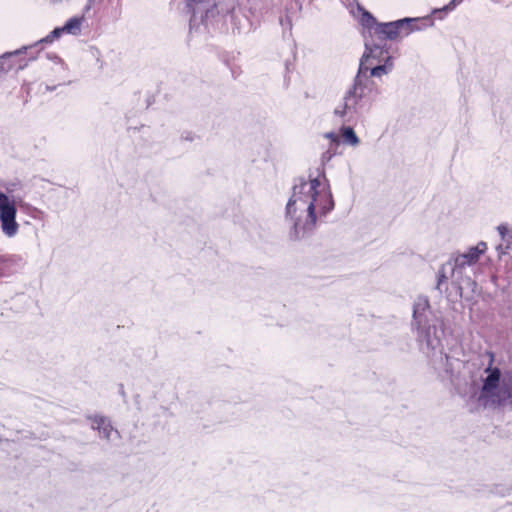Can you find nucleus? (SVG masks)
I'll list each match as a JSON object with an SVG mask.
<instances>
[{
    "label": "nucleus",
    "mask_w": 512,
    "mask_h": 512,
    "mask_svg": "<svg viewBox=\"0 0 512 512\" xmlns=\"http://www.w3.org/2000/svg\"><path fill=\"white\" fill-rule=\"evenodd\" d=\"M446 266H447V263L442 265L438 271V279H437L436 289H438L439 291H441V285L444 282H446V280H447V276H446V272H445Z\"/></svg>",
    "instance_id": "nucleus-21"
},
{
    "label": "nucleus",
    "mask_w": 512,
    "mask_h": 512,
    "mask_svg": "<svg viewBox=\"0 0 512 512\" xmlns=\"http://www.w3.org/2000/svg\"><path fill=\"white\" fill-rule=\"evenodd\" d=\"M493 355L490 365L485 369L487 376L478 397V402L484 407H501L512 405V369L503 373L498 367H492Z\"/></svg>",
    "instance_id": "nucleus-4"
},
{
    "label": "nucleus",
    "mask_w": 512,
    "mask_h": 512,
    "mask_svg": "<svg viewBox=\"0 0 512 512\" xmlns=\"http://www.w3.org/2000/svg\"><path fill=\"white\" fill-rule=\"evenodd\" d=\"M83 17L70 18L63 27L64 32L71 35H78L81 32Z\"/></svg>",
    "instance_id": "nucleus-17"
},
{
    "label": "nucleus",
    "mask_w": 512,
    "mask_h": 512,
    "mask_svg": "<svg viewBox=\"0 0 512 512\" xmlns=\"http://www.w3.org/2000/svg\"><path fill=\"white\" fill-rule=\"evenodd\" d=\"M182 141L193 142L198 139V136L192 131H183L180 135Z\"/></svg>",
    "instance_id": "nucleus-22"
},
{
    "label": "nucleus",
    "mask_w": 512,
    "mask_h": 512,
    "mask_svg": "<svg viewBox=\"0 0 512 512\" xmlns=\"http://www.w3.org/2000/svg\"><path fill=\"white\" fill-rule=\"evenodd\" d=\"M378 43H371V40L365 35V51L360 59L359 68H364L363 77L365 80H368V63L372 62L373 59H381L384 55H389V47H387L386 41L381 40L380 38Z\"/></svg>",
    "instance_id": "nucleus-8"
},
{
    "label": "nucleus",
    "mask_w": 512,
    "mask_h": 512,
    "mask_svg": "<svg viewBox=\"0 0 512 512\" xmlns=\"http://www.w3.org/2000/svg\"><path fill=\"white\" fill-rule=\"evenodd\" d=\"M290 7H287V15L286 18L283 19L280 18V24L284 27L287 26L291 28L292 18L293 16L297 15V13L300 11L301 7L298 2H290Z\"/></svg>",
    "instance_id": "nucleus-18"
},
{
    "label": "nucleus",
    "mask_w": 512,
    "mask_h": 512,
    "mask_svg": "<svg viewBox=\"0 0 512 512\" xmlns=\"http://www.w3.org/2000/svg\"><path fill=\"white\" fill-rule=\"evenodd\" d=\"M17 206L14 197L0 191V228L7 238H14L20 229L16 220Z\"/></svg>",
    "instance_id": "nucleus-6"
},
{
    "label": "nucleus",
    "mask_w": 512,
    "mask_h": 512,
    "mask_svg": "<svg viewBox=\"0 0 512 512\" xmlns=\"http://www.w3.org/2000/svg\"><path fill=\"white\" fill-rule=\"evenodd\" d=\"M320 174L295 179L286 208L285 219L291 223L288 237L291 241L307 239L316 229V201L319 195Z\"/></svg>",
    "instance_id": "nucleus-1"
},
{
    "label": "nucleus",
    "mask_w": 512,
    "mask_h": 512,
    "mask_svg": "<svg viewBox=\"0 0 512 512\" xmlns=\"http://www.w3.org/2000/svg\"><path fill=\"white\" fill-rule=\"evenodd\" d=\"M341 142L342 144H349L351 146H356L359 144V138L356 135L355 131L350 126H343L341 128Z\"/></svg>",
    "instance_id": "nucleus-16"
},
{
    "label": "nucleus",
    "mask_w": 512,
    "mask_h": 512,
    "mask_svg": "<svg viewBox=\"0 0 512 512\" xmlns=\"http://www.w3.org/2000/svg\"><path fill=\"white\" fill-rule=\"evenodd\" d=\"M120 4H121V0H116V5L120 6Z\"/></svg>",
    "instance_id": "nucleus-30"
},
{
    "label": "nucleus",
    "mask_w": 512,
    "mask_h": 512,
    "mask_svg": "<svg viewBox=\"0 0 512 512\" xmlns=\"http://www.w3.org/2000/svg\"><path fill=\"white\" fill-rule=\"evenodd\" d=\"M358 8L362 11L360 23L364 28L363 35L365 36L367 31L371 36V29H374V33L383 41H395L434 24L433 19L429 16L405 17L395 21L379 23L370 12L362 9L359 5Z\"/></svg>",
    "instance_id": "nucleus-3"
},
{
    "label": "nucleus",
    "mask_w": 512,
    "mask_h": 512,
    "mask_svg": "<svg viewBox=\"0 0 512 512\" xmlns=\"http://www.w3.org/2000/svg\"><path fill=\"white\" fill-rule=\"evenodd\" d=\"M372 64H373L372 62L368 63V66H369L368 72H370V76L380 77L383 74H387L392 69V66H393L392 57L387 56L384 64L375 65V66H372Z\"/></svg>",
    "instance_id": "nucleus-14"
},
{
    "label": "nucleus",
    "mask_w": 512,
    "mask_h": 512,
    "mask_svg": "<svg viewBox=\"0 0 512 512\" xmlns=\"http://www.w3.org/2000/svg\"><path fill=\"white\" fill-rule=\"evenodd\" d=\"M186 6L191 13V29L215 19L220 14L216 0H186Z\"/></svg>",
    "instance_id": "nucleus-7"
},
{
    "label": "nucleus",
    "mask_w": 512,
    "mask_h": 512,
    "mask_svg": "<svg viewBox=\"0 0 512 512\" xmlns=\"http://www.w3.org/2000/svg\"><path fill=\"white\" fill-rule=\"evenodd\" d=\"M479 251L477 248H469L467 252L458 254L455 257L451 258L447 265L451 266L453 276L455 274H460L462 269L466 266H471L478 262L479 260Z\"/></svg>",
    "instance_id": "nucleus-9"
},
{
    "label": "nucleus",
    "mask_w": 512,
    "mask_h": 512,
    "mask_svg": "<svg viewBox=\"0 0 512 512\" xmlns=\"http://www.w3.org/2000/svg\"><path fill=\"white\" fill-rule=\"evenodd\" d=\"M22 53L26 52L21 48L13 52L4 53L2 56H0V72H7L12 68V64H8L7 66L5 65L7 59L11 58L12 56H18Z\"/></svg>",
    "instance_id": "nucleus-19"
},
{
    "label": "nucleus",
    "mask_w": 512,
    "mask_h": 512,
    "mask_svg": "<svg viewBox=\"0 0 512 512\" xmlns=\"http://www.w3.org/2000/svg\"><path fill=\"white\" fill-rule=\"evenodd\" d=\"M473 248H477V250L479 251V256L482 255L486 249H487V244L483 241L479 242L476 246H474Z\"/></svg>",
    "instance_id": "nucleus-24"
},
{
    "label": "nucleus",
    "mask_w": 512,
    "mask_h": 512,
    "mask_svg": "<svg viewBox=\"0 0 512 512\" xmlns=\"http://www.w3.org/2000/svg\"><path fill=\"white\" fill-rule=\"evenodd\" d=\"M412 328L416 331V340L420 349L428 356L430 353L439 352L440 365L436 369H443L449 376L452 375V367L449 364L450 357L443 353L442 338L445 335V324L440 316H437L430 308L427 297H418L413 305ZM434 365L436 363L434 362Z\"/></svg>",
    "instance_id": "nucleus-2"
},
{
    "label": "nucleus",
    "mask_w": 512,
    "mask_h": 512,
    "mask_svg": "<svg viewBox=\"0 0 512 512\" xmlns=\"http://www.w3.org/2000/svg\"><path fill=\"white\" fill-rule=\"evenodd\" d=\"M35 58H36V56L31 55L29 59H30V60H33V59H35Z\"/></svg>",
    "instance_id": "nucleus-31"
},
{
    "label": "nucleus",
    "mask_w": 512,
    "mask_h": 512,
    "mask_svg": "<svg viewBox=\"0 0 512 512\" xmlns=\"http://www.w3.org/2000/svg\"><path fill=\"white\" fill-rule=\"evenodd\" d=\"M25 65H26V64H23V65L21 64V65L19 66V68H20V69H22V68H24V66H25Z\"/></svg>",
    "instance_id": "nucleus-32"
},
{
    "label": "nucleus",
    "mask_w": 512,
    "mask_h": 512,
    "mask_svg": "<svg viewBox=\"0 0 512 512\" xmlns=\"http://www.w3.org/2000/svg\"><path fill=\"white\" fill-rule=\"evenodd\" d=\"M333 208L334 200L330 190V185L327 178L325 177L324 172L322 171V216L333 210Z\"/></svg>",
    "instance_id": "nucleus-12"
},
{
    "label": "nucleus",
    "mask_w": 512,
    "mask_h": 512,
    "mask_svg": "<svg viewBox=\"0 0 512 512\" xmlns=\"http://www.w3.org/2000/svg\"><path fill=\"white\" fill-rule=\"evenodd\" d=\"M88 419L91 421V428L97 430L99 435L107 441H111L113 436L120 438V433L117 429L112 426V423L108 417L102 415L89 416Z\"/></svg>",
    "instance_id": "nucleus-10"
},
{
    "label": "nucleus",
    "mask_w": 512,
    "mask_h": 512,
    "mask_svg": "<svg viewBox=\"0 0 512 512\" xmlns=\"http://www.w3.org/2000/svg\"><path fill=\"white\" fill-rule=\"evenodd\" d=\"M64 33L65 32H64L63 27H56L46 37L40 39L39 41L35 42L34 44H32L30 46H23L22 49H24L25 52H27V50L36 49L43 44H50L54 40L60 38L61 35Z\"/></svg>",
    "instance_id": "nucleus-13"
},
{
    "label": "nucleus",
    "mask_w": 512,
    "mask_h": 512,
    "mask_svg": "<svg viewBox=\"0 0 512 512\" xmlns=\"http://www.w3.org/2000/svg\"><path fill=\"white\" fill-rule=\"evenodd\" d=\"M324 137L328 140V146L325 152L322 153V161L331 160L332 157L342 154L343 144L339 134L329 132L324 134Z\"/></svg>",
    "instance_id": "nucleus-11"
},
{
    "label": "nucleus",
    "mask_w": 512,
    "mask_h": 512,
    "mask_svg": "<svg viewBox=\"0 0 512 512\" xmlns=\"http://www.w3.org/2000/svg\"><path fill=\"white\" fill-rule=\"evenodd\" d=\"M497 251H498V254L499 256L501 255H504L506 254L509 250H511V246L509 243L503 245V244H499L497 247H496Z\"/></svg>",
    "instance_id": "nucleus-23"
},
{
    "label": "nucleus",
    "mask_w": 512,
    "mask_h": 512,
    "mask_svg": "<svg viewBox=\"0 0 512 512\" xmlns=\"http://www.w3.org/2000/svg\"><path fill=\"white\" fill-rule=\"evenodd\" d=\"M290 67H291V63H290V61H289V60H287V61L285 62V68H286V71H287V72H289V71L291 70V68H290Z\"/></svg>",
    "instance_id": "nucleus-26"
},
{
    "label": "nucleus",
    "mask_w": 512,
    "mask_h": 512,
    "mask_svg": "<svg viewBox=\"0 0 512 512\" xmlns=\"http://www.w3.org/2000/svg\"><path fill=\"white\" fill-rule=\"evenodd\" d=\"M7 260H8V258L6 256L0 255V263H3L5 261H7Z\"/></svg>",
    "instance_id": "nucleus-28"
},
{
    "label": "nucleus",
    "mask_w": 512,
    "mask_h": 512,
    "mask_svg": "<svg viewBox=\"0 0 512 512\" xmlns=\"http://www.w3.org/2000/svg\"><path fill=\"white\" fill-rule=\"evenodd\" d=\"M46 91H53L56 89V86H49V85H46L45 87Z\"/></svg>",
    "instance_id": "nucleus-27"
},
{
    "label": "nucleus",
    "mask_w": 512,
    "mask_h": 512,
    "mask_svg": "<svg viewBox=\"0 0 512 512\" xmlns=\"http://www.w3.org/2000/svg\"><path fill=\"white\" fill-rule=\"evenodd\" d=\"M364 68H358L352 87L346 92L343 103L334 110V114L344 119L346 122L353 121L361 115L364 110L362 100L365 97L367 82L363 77Z\"/></svg>",
    "instance_id": "nucleus-5"
},
{
    "label": "nucleus",
    "mask_w": 512,
    "mask_h": 512,
    "mask_svg": "<svg viewBox=\"0 0 512 512\" xmlns=\"http://www.w3.org/2000/svg\"><path fill=\"white\" fill-rule=\"evenodd\" d=\"M216 3L219 4L220 15L224 18L230 17L231 21H234V11L236 8L235 0H216Z\"/></svg>",
    "instance_id": "nucleus-15"
},
{
    "label": "nucleus",
    "mask_w": 512,
    "mask_h": 512,
    "mask_svg": "<svg viewBox=\"0 0 512 512\" xmlns=\"http://www.w3.org/2000/svg\"><path fill=\"white\" fill-rule=\"evenodd\" d=\"M95 2H96V0H88L87 4L84 7V12L87 13L92 8V6L94 5Z\"/></svg>",
    "instance_id": "nucleus-25"
},
{
    "label": "nucleus",
    "mask_w": 512,
    "mask_h": 512,
    "mask_svg": "<svg viewBox=\"0 0 512 512\" xmlns=\"http://www.w3.org/2000/svg\"><path fill=\"white\" fill-rule=\"evenodd\" d=\"M496 280H497V277L496 276H492V282L496 283Z\"/></svg>",
    "instance_id": "nucleus-29"
},
{
    "label": "nucleus",
    "mask_w": 512,
    "mask_h": 512,
    "mask_svg": "<svg viewBox=\"0 0 512 512\" xmlns=\"http://www.w3.org/2000/svg\"><path fill=\"white\" fill-rule=\"evenodd\" d=\"M463 0H451L447 5H445L442 9H436L433 11V13H442V12H449L454 10L459 4L462 3Z\"/></svg>",
    "instance_id": "nucleus-20"
}]
</instances>
